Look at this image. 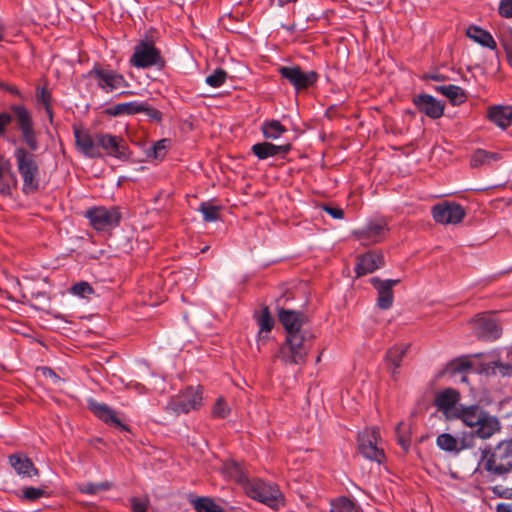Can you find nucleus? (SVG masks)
Returning a JSON list of instances; mask_svg holds the SVG:
<instances>
[{
	"instance_id": "f257e3e1",
	"label": "nucleus",
	"mask_w": 512,
	"mask_h": 512,
	"mask_svg": "<svg viewBox=\"0 0 512 512\" xmlns=\"http://www.w3.org/2000/svg\"><path fill=\"white\" fill-rule=\"evenodd\" d=\"M478 449L481 452L479 464L490 474L502 476L512 470V438L493 448L483 444Z\"/></svg>"
},
{
	"instance_id": "f03ea898",
	"label": "nucleus",
	"mask_w": 512,
	"mask_h": 512,
	"mask_svg": "<svg viewBox=\"0 0 512 512\" xmlns=\"http://www.w3.org/2000/svg\"><path fill=\"white\" fill-rule=\"evenodd\" d=\"M453 417L461 419L468 427H477L476 434L481 439L490 438L500 430L498 419L489 415L478 405L459 406L453 412Z\"/></svg>"
},
{
	"instance_id": "7ed1b4c3",
	"label": "nucleus",
	"mask_w": 512,
	"mask_h": 512,
	"mask_svg": "<svg viewBox=\"0 0 512 512\" xmlns=\"http://www.w3.org/2000/svg\"><path fill=\"white\" fill-rule=\"evenodd\" d=\"M313 334L310 331L290 333L286 335L285 342L277 352L279 358L286 365H303L312 347Z\"/></svg>"
},
{
	"instance_id": "20e7f679",
	"label": "nucleus",
	"mask_w": 512,
	"mask_h": 512,
	"mask_svg": "<svg viewBox=\"0 0 512 512\" xmlns=\"http://www.w3.org/2000/svg\"><path fill=\"white\" fill-rule=\"evenodd\" d=\"M17 169L23 180V192L31 194L39 188V167L35 156L24 148H17L14 152Z\"/></svg>"
},
{
	"instance_id": "39448f33",
	"label": "nucleus",
	"mask_w": 512,
	"mask_h": 512,
	"mask_svg": "<svg viewBox=\"0 0 512 512\" xmlns=\"http://www.w3.org/2000/svg\"><path fill=\"white\" fill-rule=\"evenodd\" d=\"M246 494L274 510L284 506V496L277 485L264 482L260 479L247 481L245 484Z\"/></svg>"
},
{
	"instance_id": "423d86ee",
	"label": "nucleus",
	"mask_w": 512,
	"mask_h": 512,
	"mask_svg": "<svg viewBox=\"0 0 512 512\" xmlns=\"http://www.w3.org/2000/svg\"><path fill=\"white\" fill-rule=\"evenodd\" d=\"M88 77L105 93H112L129 86L124 76L115 70L95 64L88 72Z\"/></svg>"
},
{
	"instance_id": "0eeeda50",
	"label": "nucleus",
	"mask_w": 512,
	"mask_h": 512,
	"mask_svg": "<svg viewBox=\"0 0 512 512\" xmlns=\"http://www.w3.org/2000/svg\"><path fill=\"white\" fill-rule=\"evenodd\" d=\"M130 64L136 68H149L152 66H164V59L161 51L155 47L152 41L142 40L135 47L129 60Z\"/></svg>"
},
{
	"instance_id": "6e6552de",
	"label": "nucleus",
	"mask_w": 512,
	"mask_h": 512,
	"mask_svg": "<svg viewBox=\"0 0 512 512\" xmlns=\"http://www.w3.org/2000/svg\"><path fill=\"white\" fill-rule=\"evenodd\" d=\"M91 226L98 231H106L119 225L121 213L117 207H93L85 212Z\"/></svg>"
},
{
	"instance_id": "1a4fd4ad",
	"label": "nucleus",
	"mask_w": 512,
	"mask_h": 512,
	"mask_svg": "<svg viewBox=\"0 0 512 512\" xmlns=\"http://www.w3.org/2000/svg\"><path fill=\"white\" fill-rule=\"evenodd\" d=\"M202 405V393L199 388L188 387L181 394L172 397L166 406V410L175 415L186 414L196 410Z\"/></svg>"
},
{
	"instance_id": "9d476101",
	"label": "nucleus",
	"mask_w": 512,
	"mask_h": 512,
	"mask_svg": "<svg viewBox=\"0 0 512 512\" xmlns=\"http://www.w3.org/2000/svg\"><path fill=\"white\" fill-rule=\"evenodd\" d=\"M379 431L366 428L358 436V450L367 459L382 463L385 459L383 449L378 447Z\"/></svg>"
},
{
	"instance_id": "9b49d317",
	"label": "nucleus",
	"mask_w": 512,
	"mask_h": 512,
	"mask_svg": "<svg viewBox=\"0 0 512 512\" xmlns=\"http://www.w3.org/2000/svg\"><path fill=\"white\" fill-rule=\"evenodd\" d=\"M278 72L297 92L313 86L318 79V74L315 71L304 72L299 66H281Z\"/></svg>"
},
{
	"instance_id": "f8f14e48",
	"label": "nucleus",
	"mask_w": 512,
	"mask_h": 512,
	"mask_svg": "<svg viewBox=\"0 0 512 512\" xmlns=\"http://www.w3.org/2000/svg\"><path fill=\"white\" fill-rule=\"evenodd\" d=\"M388 223L384 219L369 221L364 227L354 231L355 237L365 246L382 242L388 233Z\"/></svg>"
},
{
	"instance_id": "ddd939ff",
	"label": "nucleus",
	"mask_w": 512,
	"mask_h": 512,
	"mask_svg": "<svg viewBox=\"0 0 512 512\" xmlns=\"http://www.w3.org/2000/svg\"><path fill=\"white\" fill-rule=\"evenodd\" d=\"M433 219L440 224H458L465 215V209L458 203L445 201L432 207Z\"/></svg>"
},
{
	"instance_id": "4468645a",
	"label": "nucleus",
	"mask_w": 512,
	"mask_h": 512,
	"mask_svg": "<svg viewBox=\"0 0 512 512\" xmlns=\"http://www.w3.org/2000/svg\"><path fill=\"white\" fill-rule=\"evenodd\" d=\"M97 148H102L107 155L126 160L129 157L128 146L125 140L111 134L98 133L95 135Z\"/></svg>"
},
{
	"instance_id": "2eb2a0df",
	"label": "nucleus",
	"mask_w": 512,
	"mask_h": 512,
	"mask_svg": "<svg viewBox=\"0 0 512 512\" xmlns=\"http://www.w3.org/2000/svg\"><path fill=\"white\" fill-rule=\"evenodd\" d=\"M11 110L14 113L17 124L22 131V136L30 150L38 149V142L32 127V118L29 111L23 105H12Z\"/></svg>"
},
{
	"instance_id": "dca6fc26",
	"label": "nucleus",
	"mask_w": 512,
	"mask_h": 512,
	"mask_svg": "<svg viewBox=\"0 0 512 512\" xmlns=\"http://www.w3.org/2000/svg\"><path fill=\"white\" fill-rule=\"evenodd\" d=\"M412 102L419 112L431 119H438L444 114V104L429 94L414 96Z\"/></svg>"
},
{
	"instance_id": "f3484780",
	"label": "nucleus",
	"mask_w": 512,
	"mask_h": 512,
	"mask_svg": "<svg viewBox=\"0 0 512 512\" xmlns=\"http://www.w3.org/2000/svg\"><path fill=\"white\" fill-rule=\"evenodd\" d=\"M399 282L400 280L398 279L381 280L377 277L371 278L370 283L378 292L377 306L380 309L387 310L392 307L394 300L393 286Z\"/></svg>"
},
{
	"instance_id": "a211bd4d",
	"label": "nucleus",
	"mask_w": 512,
	"mask_h": 512,
	"mask_svg": "<svg viewBox=\"0 0 512 512\" xmlns=\"http://www.w3.org/2000/svg\"><path fill=\"white\" fill-rule=\"evenodd\" d=\"M460 399V394L453 388H446L435 396V406L443 412L448 418L453 417V412L458 408L456 405Z\"/></svg>"
},
{
	"instance_id": "6ab92c4d",
	"label": "nucleus",
	"mask_w": 512,
	"mask_h": 512,
	"mask_svg": "<svg viewBox=\"0 0 512 512\" xmlns=\"http://www.w3.org/2000/svg\"><path fill=\"white\" fill-rule=\"evenodd\" d=\"M278 319L283 325L286 331V335H290V333L307 331L306 329H302V326L307 319L306 316L301 312L286 310L282 308L278 311Z\"/></svg>"
},
{
	"instance_id": "aec40b11",
	"label": "nucleus",
	"mask_w": 512,
	"mask_h": 512,
	"mask_svg": "<svg viewBox=\"0 0 512 512\" xmlns=\"http://www.w3.org/2000/svg\"><path fill=\"white\" fill-rule=\"evenodd\" d=\"M88 407L90 411L106 424L119 427L123 430H128L127 426L124 425L116 416L113 409L104 403L97 402L94 399L88 400Z\"/></svg>"
},
{
	"instance_id": "412c9836",
	"label": "nucleus",
	"mask_w": 512,
	"mask_h": 512,
	"mask_svg": "<svg viewBox=\"0 0 512 512\" xmlns=\"http://www.w3.org/2000/svg\"><path fill=\"white\" fill-rule=\"evenodd\" d=\"M384 265V259L381 254L368 252L357 258L355 271L358 277L372 273Z\"/></svg>"
},
{
	"instance_id": "4be33fe9",
	"label": "nucleus",
	"mask_w": 512,
	"mask_h": 512,
	"mask_svg": "<svg viewBox=\"0 0 512 512\" xmlns=\"http://www.w3.org/2000/svg\"><path fill=\"white\" fill-rule=\"evenodd\" d=\"M9 463L15 472L22 477H34L39 475L33 462L23 453H15L9 456Z\"/></svg>"
},
{
	"instance_id": "5701e85b",
	"label": "nucleus",
	"mask_w": 512,
	"mask_h": 512,
	"mask_svg": "<svg viewBox=\"0 0 512 512\" xmlns=\"http://www.w3.org/2000/svg\"><path fill=\"white\" fill-rule=\"evenodd\" d=\"M75 141L78 149L87 157L96 158L101 154L97 148L95 137L88 132L79 129L74 130Z\"/></svg>"
},
{
	"instance_id": "b1692460",
	"label": "nucleus",
	"mask_w": 512,
	"mask_h": 512,
	"mask_svg": "<svg viewBox=\"0 0 512 512\" xmlns=\"http://www.w3.org/2000/svg\"><path fill=\"white\" fill-rule=\"evenodd\" d=\"M474 324L480 338L495 340L500 337L501 329L494 319L487 316H480L474 321Z\"/></svg>"
},
{
	"instance_id": "393cba45",
	"label": "nucleus",
	"mask_w": 512,
	"mask_h": 512,
	"mask_svg": "<svg viewBox=\"0 0 512 512\" xmlns=\"http://www.w3.org/2000/svg\"><path fill=\"white\" fill-rule=\"evenodd\" d=\"M291 145H274L270 142H261L254 144L251 148L252 153L260 160H265L279 154H286L290 151Z\"/></svg>"
},
{
	"instance_id": "a878e982",
	"label": "nucleus",
	"mask_w": 512,
	"mask_h": 512,
	"mask_svg": "<svg viewBox=\"0 0 512 512\" xmlns=\"http://www.w3.org/2000/svg\"><path fill=\"white\" fill-rule=\"evenodd\" d=\"M410 348L409 344L400 343L392 346L386 353L385 362L387 369L394 375L400 368L404 356Z\"/></svg>"
},
{
	"instance_id": "bb28decb",
	"label": "nucleus",
	"mask_w": 512,
	"mask_h": 512,
	"mask_svg": "<svg viewBox=\"0 0 512 512\" xmlns=\"http://www.w3.org/2000/svg\"><path fill=\"white\" fill-rule=\"evenodd\" d=\"M488 118L502 129L512 123V106H493L488 110Z\"/></svg>"
},
{
	"instance_id": "cd10ccee",
	"label": "nucleus",
	"mask_w": 512,
	"mask_h": 512,
	"mask_svg": "<svg viewBox=\"0 0 512 512\" xmlns=\"http://www.w3.org/2000/svg\"><path fill=\"white\" fill-rule=\"evenodd\" d=\"M144 109L142 107V102L132 101L126 103H118L112 107H109L105 110L106 114L116 117L121 115H134L141 113V110Z\"/></svg>"
},
{
	"instance_id": "c85d7f7f",
	"label": "nucleus",
	"mask_w": 512,
	"mask_h": 512,
	"mask_svg": "<svg viewBox=\"0 0 512 512\" xmlns=\"http://www.w3.org/2000/svg\"><path fill=\"white\" fill-rule=\"evenodd\" d=\"M466 34L469 38L473 39L475 42L479 43L480 45H482L484 47H487V48H490L493 50L497 46L492 35L488 31H486L482 28H479L477 26H470L467 29Z\"/></svg>"
},
{
	"instance_id": "c756f323",
	"label": "nucleus",
	"mask_w": 512,
	"mask_h": 512,
	"mask_svg": "<svg viewBox=\"0 0 512 512\" xmlns=\"http://www.w3.org/2000/svg\"><path fill=\"white\" fill-rule=\"evenodd\" d=\"M436 90L446 96L453 105L461 104L467 99L465 91L456 85L437 86Z\"/></svg>"
},
{
	"instance_id": "7c9ffc66",
	"label": "nucleus",
	"mask_w": 512,
	"mask_h": 512,
	"mask_svg": "<svg viewBox=\"0 0 512 512\" xmlns=\"http://www.w3.org/2000/svg\"><path fill=\"white\" fill-rule=\"evenodd\" d=\"M261 132L266 139L275 140L287 132V128L279 120H266L262 123Z\"/></svg>"
},
{
	"instance_id": "2f4dec72",
	"label": "nucleus",
	"mask_w": 512,
	"mask_h": 512,
	"mask_svg": "<svg viewBox=\"0 0 512 512\" xmlns=\"http://www.w3.org/2000/svg\"><path fill=\"white\" fill-rule=\"evenodd\" d=\"M501 159V155L497 152H490L483 149L476 150L471 157V166L479 167L490 164Z\"/></svg>"
},
{
	"instance_id": "473e14b6",
	"label": "nucleus",
	"mask_w": 512,
	"mask_h": 512,
	"mask_svg": "<svg viewBox=\"0 0 512 512\" xmlns=\"http://www.w3.org/2000/svg\"><path fill=\"white\" fill-rule=\"evenodd\" d=\"M17 187V178L12 170L0 174V194L11 196L12 191Z\"/></svg>"
},
{
	"instance_id": "72a5a7b5",
	"label": "nucleus",
	"mask_w": 512,
	"mask_h": 512,
	"mask_svg": "<svg viewBox=\"0 0 512 512\" xmlns=\"http://www.w3.org/2000/svg\"><path fill=\"white\" fill-rule=\"evenodd\" d=\"M437 446L447 452H459V439L449 433H442L436 439Z\"/></svg>"
},
{
	"instance_id": "f704fd0d",
	"label": "nucleus",
	"mask_w": 512,
	"mask_h": 512,
	"mask_svg": "<svg viewBox=\"0 0 512 512\" xmlns=\"http://www.w3.org/2000/svg\"><path fill=\"white\" fill-rule=\"evenodd\" d=\"M113 484L109 481H103L100 483L85 482L78 484V490L83 494L95 495L101 491H107L111 489Z\"/></svg>"
},
{
	"instance_id": "c9c22d12",
	"label": "nucleus",
	"mask_w": 512,
	"mask_h": 512,
	"mask_svg": "<svg viewBox=\"0 0 512 512\" xmlns=\"http://www.w3.org/2000/svg\"><path fill=\"white\" fill-rule=\"evenodd\" d=\"M331 512H361L349 498L341 497L331 502Z\"/></svg>"
},
{
	"instance_id": "e433bc0d",
	"label": "nucleus",
	"mask_w": 512,
	"mask_h": 512,
	"mask_svg": "<svg viewBox=\"0 0 512 512\" xmlns=\"http://www.w3.org/2000/svg\"><path fill=\"white\" fill-rule=\"evenodd\" d=\"M193 507L197 512H223V509L207 497H199L193 502Z\"/></svg>"
},
{
	"instance_id": "4c0bfd02",
	"label": "nucleus",
	"mask_w": 512,
	"mask_h": 512,
	"mask_svg": "<svg viewBox=\"0 0 512 512\" xmlns=\"http://www.w3.org/2000/svg\"><path fill=\"white\" fill-rule=\"evenodd\" d=\"M52 96L51 93L45 87H38L36 92V101L39 105H42L45 109L49 119L52 120L53 111L51 107Z\"/></svg>"
},
{
	"instance_id": "58836bf2",
	"label": "nucleus",
	"mask_w": 512,
	"mask_h": 512,
	"mask_svg": "<svg viewBox=\"0 0 512 512\" xmlns=\"http://www.w3.org/2000/svg\"><path fill=\"white\" fill-rule=\"evenodd\" d=\"M49 496V493L47 492L46 486L41 487H25L22 490V494L20 498L25 501H36L42 497Z\"/></svg>"
},
{
	"instance_id": "ea45409f",
	"label": "nucleus",
	"mask_w": 512,
	"mask_h": 512,
	"mask_svg": "<svg viewBox=\"0 0 512 512\" xmlns=\"http://www.w3.org/2000/svg\"><path fill=\"white\" fill-rule=\"evenodd\" d=\"M220 206L213 205L210 202H202L199 211L203 214L206 222H213L219 219Z\"/></svg>"
},
{
	"instance_id": "a19ab883",
	"label": "nucleus",
	"mask_w": 512,
	"mask_h": 512,
	"mask_svg": "<svg viewBox=\"0 0 512 512\" xmlns=\"http://www.w3.org/2000/svg\"><path fill=\"white\" fill-rule=\"evenodd\" d=\"M257 322L260 326V332L269 333L274 327V320L269 312L268 307H264L257 316Z\"/></svg>"
},
{
	"instance_id": "79ce46f5",
	"label": "nucleus",
	"mask_w": 512,
	"mask_h": 512,
	"mask_svg": "<svg viewBox=\"0 0 512 512\" xmlns=\"http://www.w3.org/2000/svg\"><path fill=\"white\" fill-rule=\"evenodd\" d=\"M70 293L81 298L89 299L95 291L88 282L81 281L71 286Z\"/></svg>"
},
{
	"instance_id": "37998d69",
	"label": "nucleus",
	"mask_w": 512,
	"mask_h": 512,
	"mask_svg": "<svg viewBox=\"0 0 512 512\" xmlns=\"http://www.w3.org/2000/svg\"><path fill=\"white\" fill-rule=\"evenodd\" d=\"M226 78H227L226 71L219 68V69H216L212 74L208 75L206 77L205 81L209 86H211L213 88H218L225 83Z\"/></svg>"
},
{
	"instance_id": "c03bdc74",
	"label": "nucleus",
	"mask_w": 512,
	"mask_h": 512,
	"mask_svg": "<svg viewBox=\"0 0 512 512\" xmlns=\"http://www.w3.org/2000/svg\"><path fill=\"white\" fill-rule=\"evenodd\" d=\"M170 145L169 139H161L155 142L151 148V151L148 153L149 156L154 158H163L166 154L167 148Z\"/></svg>"
},
{
	"instance_id": "a18cd8bd",
	"label": "nucleus",
	"mask_w": 512,
	"mask_h": 512,
	"mask_svg": "<svg viewBox=\"0 0 512 512\" xmlns=\"http://www.w3.org/2000/svg\"><path fill=\"white\" fill-rule=\"evenodd\" d=\"M477 434L466 433L459 439V452L465 449L477 447Z\"/></svg>"
},
{
	"instance_id": "49530a36",
	"label": "nucleus",
	"mask_w": 512,
	"mask_h": 512,
	"mask_svg": "<svg viewBox=\"0 0 512 512\" xmlns=\"http://www.w3.org/2000/svg\"><path fill=\"white\" fill-rule=\"evenodd\" d=\"M230 412V409L227 403L223 398L217 399L216 403L213 406L212 414L217 418H225Z\"/></svg>"
},
{
	"instance_id": "de8ad7c7",
	"label": "nucleus",
	"mask_w": 512,
	"mask_h": 512,
	"mask_svg": "<svg viewBox=\"0 0 512 512\" xmlns=\"http://www.w3.org/2000/svg\"><path fill=\"white\" fill-rule=\"evenodd\" d=\"M142 107L144 109H142L141 112L145 113L150 119L157 122L161 121L162 113L158 109L151 107L146 102H142Z\"/></svg>"
},
{
	"instance_id": "09e8293b",
	"label": "nucleus",
	"mask_w": 512,
	"mask_h": 512,
	"mask_svg": "<svg viewBox=\"0 0 512 512\" xmlns=\"http://www.w3.org/2000/svg\"><path fill=\"white\" fill-rule=\"evenodd\" d=\"M471 363L465 360L457 359L450 363L449 369L453 373L463 372L471 368Z\"/></svg>"
},
{
	"instance_id": "8fccbe9b",
	"label": "nucleus",
	"mask_w": 512,
	"mask_h": 512,
	"mask_svg": "<svg viewBox=\"0 0 512 512\" xmlns=\"http://www.w3.org/2000/svg\"><path fill=\"white\" fill-rule=\"evenodd\" d=\"M498 11L502 17L512 18V0H501Z\"/></svg>"
},
{
	"instance_id": "3c124183",
	"label": "nucleus",
	"mask_w": 512,
	"mask_h": 512,
	"mask_svg": "<svg viewBox=\"0 0 512 512\" xmlns=\"http://www.w3.org/2000/svg\"><path fill=\"white\" fill-rule=\"evenodd\" d=\"M225 469L228 475L236 481L243 482L245 480L244 472L237 464H234V467H226Z\"/></svg>"
},
{
	"instance_id": "603ef678",
	"label": "nucleus",
	"mask_w": 512,
	"mask_h": 512,
	"mask_svg": "<svg viewBox=\"0 0 512 512\" xmlns=\"http://www.w3.org/2000/svg\"><path fill=\"white\" fill-rule=\"evenodd\" d=\"M401 425H402V423H400L396 427L397 440H398L399 445L403 448V450L405 452H407L409 450V447H410V438L407 435H402L401 434V432H400Z\"/></svg>"
},
{
	"instance_id": "864d4df0",
	"label": "nucleus",
	"mask_w": 512,
	"mask_h": 512,
	"mask_svg": "<svg viewBox=\"0 0 512 512\" xmlns=\"http://www.w3.org/2000/svg\"><path fill=\"white\" fill-rule=\"evenodd\" d=\"M12 122L11 114L7 112L0 113V135L4 134L7 126Z\"/></svg>"
},
{
	"instance_id": "5fc2aeb1",
	"label": "nucleus",
	"mask_w": 512,
	"mask_h": 512,
	"mask_svg": "<svg viewBox=\"0 0 512 512\" xmlns=\"http://www.w3.org/2000/svg\"><path fill=\"white\" fill-rule=\"evenodd\" d=\"M323 210L334 219H342L344 217V211L341 208L324 205Z\"/></svg>"
},
{
	"instance_id": "6e6d98bb",
	"label": "nucleus",
	"mask_w": 512,
	"mask_h": 512,
	"mask_svg": "<svg viewBox=\"0 0 512 512\" xmlns=\"http://www.w3.org/2000/svg\"><path fill=\"white\" fill-rule=\"evenodd\" d=\"M131 508L133 512H147V504L137 498L131 500Z\"/></svg>"
},
{
	"instance_id": "4d7b16f0",
	"label": "nucleus",
	"mask_w": 512,
	"mask_h": 512,
	"mask_svg": "<svg viewBox=\"0 0 512 512\" xmlns=\"http://www.w3.org/2000/svg\"><path fill=\"white\" fill-rule=\"evenodd\" d=\"M12 170L10 161L0 154V174L9 172Z\"/></svg>"
},
{
	"instance_id": "13d9d810",
	"label": "nucleus",
	"mask_w": 512,
	"mask_h": 512,
	"mask_svg": "<svg viewBox=\"0 0 512 512\" xmlns=\"http://www.w3.org/2000/svg\"><path fill=\"white\" fill-rule=\"evenodd\" d=\"M494 492L503 498H512V488H502L501 486L494 487Z\"/></svg>"
},
{
	"instance_id": "bf43d9fd",
	"label": "nucleus",
	"mask_w": 512,
	"mask_h": 512,
	"mask_svg": "<svg viewBox=\"0 0 512 512\" xmlns=\"http://www.w3.org/2000/svg\"><path fill=\"white\" fill-rule=\"evenodd\" d=\"M0 89L2 90H6L8 91L9 93L13 94V95H17L19 97H22L21 93L19 92V90L15 87V86H11L9 84H5V83H0Z\"/></svg>"
},
{
	"instance_id": "052dcab7",
	"label": "nucleus",
	"mask_w": 512,
	"mask_h": 512,
	"mask_svg": "<svg viewBox=\"0 0 512 512\" xmlns=\"http://www.w3.org/2000/svg\"><path fill=\"white\" fill-rule=\"evenodd\" d=\"M41 370L45 377L51 378L54 382L60 380V378L56 375V373L51 368L43 367Z\"/></svg>"
},
{
	"instance_id": "680f3d73",
	"label": "nucleus",
	"mask_w": 512,
	"mask_h": 512,
	"mask_svg": "<svg viewBox=\"0 0 512 512\" xmlns=\"http://www.w3.org/2000/svg\"><path fill=\"white\" fill-rule=\"evenodd\" d=\"M496 366L499 368V371L503 375H510L512 373V366L509 364H496Z\"/></svg>"
},
{
	"instance_id": "e2e57ef3",
	"label": "nucleus",
	"mask_w": 512,
	"mask_h": 512,
	"mask_svg": "<svg viewBox=\"0 0 512 512\" xmlns=\"http://www.w3.org/2000/svg\"><path fill=\"white\" fill-rule=\"evenodd\" d=\"M271 5L283 7L289 3H295L297 0H269Z\"/></svg>"
},
{
	"instance_id": "0e129e2a",
	"label": "nucleus",
	"mask_w": 512,
	"mask_h": 512,
	"mask_svg": "<svg viewBox=\"0 0 512 512\" xmlns=\"http://www.w3.org/2000/svg\"><path fill=\"white\" fill-rule=\"evenodd\" d=\"M497 512H512V506L510 504L501 503L497 505Z\"/></svg>"
},
{
	"instance_id": "69168bd1",
	"label": "nucleus",
	"mask_w": 512,
	"mask_h": 512,
	"mask_svg": "<svg viewBox=\"0 0 512 512\" xmlns=\"http://www.w3.org/2000/svg\"><path fill=\"white\" fill-rule=\"evenodd\" d=\"M509 65L512 67V44L505 47Z\"/></svg>"
},
{
	"instance_id": "338daca9",
	"label": "nucleus",
	"mask_w": 512,
	"mask_h": 512,
	"mask_svg": "<svg viewBox=\"0 0 512 512\" xmlns=\"http://www.w3.org/2000/svg\"><path fill=\"white\" fill-rule=\"evenodd\" d=\"M430 78L433 80H436V81H439L442 79L439 75H432V76H430Z\"/></svg>"
}]
</instances>
